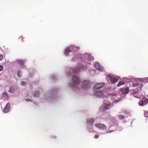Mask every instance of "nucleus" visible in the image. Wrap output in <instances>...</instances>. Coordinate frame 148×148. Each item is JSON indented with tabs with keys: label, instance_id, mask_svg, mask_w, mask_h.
I'll return each instance as SVG.
<instances>
[{
	"label": "nucleus",
	"instance_id": "21",
	"mask_svg": "<svg viewBox=\"0 0 148 148\" xmlns=\"http://www.w3.org/2000/svg\"><path fill=\"white\" fill-rule=\"evenodd\" d=\"M27 84L26 82H22L21 84L22 86H24L26 85Z\"/></svg>",
	"mask_w": 148,
	"mask_h": 148
},
{
	"label": "nucleus",
	"instance_id": "4",
	"mask_svg": "<svg viewBox=\"0 0 148 148\" xmlns=\"http://www.w3.org/2000/svg\"><path fill=\"white\" fill-rule=\"evenodd\" d=\"M148 103V99L145 97L143 98L141 101L139 102V105L140 106H143Z\"/></svg>",
	"mask_w": 148,
	"mask_h": 148
},
{
	"label": "nucleus",
	"instance_id": "22",
	"mask_svg": "<svg viewBox=\"0 0 148 148\" xmlns=\"http://www.w3.org/2000/svg\"><path fill=\"white\" fill-rule=\"evenodd\" d=\"M33 96L35 97H36L37 96V93L35 92L33 94Z\"/></svg>",
	"mask_w": 148,
	"mask_h": 148
},
{
	"label": "nucleus",
	"instance_id": "24",
	"mask_svg": "<svg viewBox=\"0 0 148 148\" xmlns=\"http://www.w3.org/2000/svg\"><path fill=\"white\" fill-rule=\"evenodd\" d=\"M144 116L145 117H148V112L145 113Z\"/></svg>",
	"mask_w": 148,
	"mask_h": 148
},
{
	"label": "nucleus",
	"instance_id": "30",
	"mask_svg": "<svg viewBox=\"0 0 148 148\" xmlns=\"http://www.w3.org/2000/svg\"><path fill=\"white\" fill-rule=\"evenodd\" d=\"M19 39H21V40L22 39V36H21L18 38Z\"/></svg>",
	"mask_w": 148,
	"mask_h": 148
},
{
	"label": "nucleus",
	"instance_id": "13",
	"mask_svg": "<svg viewBox=\"0 0 148 148\" xmlns=\"http://www.w3.org/2000/svg\"><path fill=\"white\" fill-rule=\"evenodd\" d=\"M95 67L99 71L101 70V68L99 66V64L98 63H96L95 64Z\"/></svg>",
	"mask_w": 148,
	"mask_h": 148
},
{
	"label": "nucleus",
	"instance_id": "10",
	"mask_svg": "<svg viewBox=\"0 0 148 148\" xmlns=\"http://www.w3.org/2000/svg\"><path fill=\"white\" fill-rule=\"evenodd\" d=\"M95 95L97 97H101L103 96V93L100 92L96 91L95 92Z\"/></svg>",
	"mask_w": 148,
	"mask_h": 148
},
{
	"label": "nucleus",
	"instance_id": "23",
	"mask_svg": "<svg viewBox=\"0 0 148 148\" xmlns=\"http://www.w3.org/2000/svg\"><path fill=\"white\" fill-rule=\"evenodd\" d=\"M138 85H139V84L137 83H135V84H133V86H134V87H136V86H138Z\"/></svg>",
	"mask_w": 148,
	"mask_h": 148
},
{
	"label": "nucleus",
	"instance_id": "27",
	"mask_svg": "<svg viewBox=\"0 0 148 148\" xmlns=\"http://www.w3.org/2000/svg\"><path fill=\"white\" fill-rule=\"evenodd\" d=\"M99 137V136L97 134L95 135L94 136V137L95 138H97Z\"/></svg>",
	"mask_w": 148,
	"mask_h": 148
},
{
	"label": "nucleus",
	"instance_id": "20",
	"mask_svg": "<svg viewBox=\"0 0 148 148\" xmlns=\"http://www.w3.org/2000/svg\"><path fill=\"white\" fill-rule=\"evenodd\" d=\"M79 69H75L73 71V72L74 73H77L78 72H79Z\"/></svg>",
	"mask_w": 148,
	"mask_h": 148
},
{
	"label": "nucleus",
	"instance_id": "6",
	"mask_svg": "<svg viewBox=\"0 0 148 148\" xmlns=\"http://www.w3.org/2000/svg\"><path fill=\"white\" fill-rule=\"evenodd\" d=\"M10 104L9 103H8L5 106L3 110V111L5 113L8 112L10 108Z\"/></svg>",
	"mask_w": 148,
	"mask_h": 148
},
{
	"label": "nucleus",
	"instance_id": "11",
	"mask_svg": "<svg viewBox=\"0 0 148 148\" xmlns=\"http://www.w3.org/2000/svg\"><path fill=\"white\" fill-rule=\"evenodd\" d=\"M128 91L129 89L128 88H125L121 90V92L123 94H127L128 93Z\"/></svg>",
	"mask_w": 148,
	"mask_h": 148
},
{
	"label": "nucleus",
	"instance_id": "15",
	"mask_svg": "<svg viewBox=\"0 0 148 148\" xmlns=\"http://www.w3.org/2000/svg\"><path fill=\"white\" fill-rule=\"evenodd\" d=\"M3 97L6 99H8V96L7 93L5 92L3 94Z\"/></svg>",
	"mask_w": 148,
	"mask_h": 148
},
{
	"label": "nucleus",
	"instance_id": "16",
	"mask_svg": "<svg viewBox=\"0 0 148 148\" xmlns=\"http://www.w3.org/2000/svg\"><path fill=\"white\" fill-rule=\"evenodd\" d=\"M125 83L123 82H119L118 84L117 85L118 87L122 85L125 84Z\"/></svg>",
	"mask_w": 148,
	"mask_h": 148
},
{
	"label": "nucleus",
	"instance_id": "9",
	"mask_svg": "<svg viewBox=\"0 0 148 148\" xmlns=\"http://www.w3.org/2000/svg\"><path fill=\"white\" fill-rule=\"evenodd\" d=\"M95 125L96 127L100 129H103L106 127L105 125L104 124L99 123H96Z\"/></svg>",
	"mask_w": 148,
	"mask_h": 148
},
{
	"label": "nucleus",
	"instance_id": "19",
	"mask_svg": "<svg viewBox=\"0 0 148 148\" xmlns=\"http://www.w3.org/2000/svg\"><path fill=\"white\" fill-rule=\"evenodd\" d=\"M124 118V116L123 115H121L119 116V118L120 119H123Z\"/></svg>",
	"mask_w": 148,
	"mask_h": 148
},
{
	"label": "nucleus",
	"instance_id": "17",
	"mask_svg": "<svg viewBox=\"0 0 148 148\" xmlns=\"http://www.w3.org/2000/svg\"><path fill=\"white\" fill-rule=\"evenodd\" d=\"M14 89L13 87H11L10 88L9 91L10 93H12L14 92Z\"/></svg>",
	"mask_w": 148,
	"mask_h": 148
},
{
	"label": "nucleus",
	"instance_id": "12",
	"mask_svg": "<svg viewBox=\"0 0 148 148\" xmlns=\"http://www.w3.org/2000/svg\"><path fill=\"white\" fill-rule=\"evenodd\" d=\"M94 121V120L93 119H88L87 120V123L90 124H92Z\"/></svg>",
	"mask_w": 148,
	"mask_h": 148
},
{
	"label": "nucleus",
	"instance_id": "28",
	"mask_svg": "<svg viewBox=\"0 0 148 148\" xmlns=\"http://www.w3.org/2000/svg\"><path fill=\"white\" fill-rule=\"evenodd\" d=\"M3 58V56L1 55H0V60H1Z\"/></svg>",
	"mask_w": 148,
	"mask_h": 148
},
{
	"label": "nucleus",
	"instance_id": "14",
	"mask_svg": "<svg viewBox=\"0 0 148 148\" xmlns=\"http://www.w3.org/2000/svg\"><path fill=\"white\" fill-rule=\"evenodd\" d=\"M18 63L21 65H23L24 63V61L21 60H17Z\"/></svg>",
	"mask_w": 148,
	"mask_h": 148
},
{
	"label": "nucleus",
	"instance_id": "8",
	"mask_svg": "<svg viewBox=\"0 0 148 148\" xmlns=\"http://www.w3.org/2000/svg\"><path fill=\"white\" fill-rule=\"evenodd\" d=\"M104 85V83H99L97 84L95 86V88L97 89H99Z\"/></svg>",
	"mask_w": 148,
	"mask_h": 148
},
{
	"label": "nucleus",
	"instance_id": "18",
	"mask_svg": "<svg viewBox=\"0 0 148 148\" xmlns=\"http://www.w3.org/2000/svg\"><path fill=\"white\" fill-rule=\"evenodd\" d=\"M133 95L134 97L136 98H138V97L139 95L138 92H134V93Z\"/></svg>",
	"mask_w": 148,
	"mask_h": 148
},
{
	"label": "nucleus",
	"instance_id": "26",
	"mask_svg": "<svg viewBox=\"0 0 148 148\" xmlns=\"http://www.w3.org/2000/svg\"><path fill=\"white\" fill-rule=\"evenodd\" d=\"M3 67L1 65H0V71L3 70Z\"/></svg>",
	"mask_w": 148,
	"mask_h": 148
},
{
	"label": "nucleus",
	"instance_id": "1",
	"mask_svg": "<svg viewBox=\"0 0 148 148\" xmlns=\"http://www.w3.org/2000/svg\"><path fill=\"white\" fill-rule=\"evenodd\" d=\"M72 79L73 83L71 85V87L76 89H80L81 86L79 77L76 75H74Z\"/></svg>",
	"mask_w": 148,
	"mask_h": 148
},
{
	"label": "nucleus",
	"instance_id": "7",
	"mask_svg": "<svg viewBox=\"0 0 148 148\" xmlns=\"http://www.w3.org/2000/svg\"><path fill=\"white\" fill-rule=\"evenodd\" d=\"M72 47H69L67 48L65 50L64 54L65 55L67 56L68 55L69 52L72 51Z\"/></svg>",
	"mask_w": 148,
	"mask_h": 148
},
{
	"label": "nucleus",
	"instance_id": "2",
	"mask_svg": "<svg viewBox=\"0 0 148 148\" xmlns=\"http://www.w3.org/2000/svg\"><path fill=\"white\" fill-rule=\"evenodd\" d=\"M90 82L88 80H85L82 82L81 88L83 89H86L90 88Z\"/></svg>",
	"mask_w": 148,
	"mask_h": 148
},
{
	"label": "nucleus",
	"instance_id": "29",
	"mask_svg": "<svg viewBox=\"0 0 148 148\" xmlns=\"http://www.w3.org/2000/svg\"><path fill=\"white\" fill-rule=\"evenodd\" d=\"M51 139H55L56 138V137L54 136H51Z\"/></svg>",
	"mask_w": 148,
	"mask_h": 148
},
{
	"label": "nucleus",
	"instance_id": "25",
	"mask_svg": "<svg viewBox=\"0 0 148 148\" xmlns=\"http://www.w3.org/2000/svg\"><path fill=\"white\" fill-rule=\"evenodd\" d=\"M17 75H18V77H20L21 76L20 72L18 71L17 72Z\"/></svg>",
	"mask_w": 148,
	"mask_h": 148
},
{
	"label": "nucleus",
	"instance_id": "5",
	"mask_svg": "<svg viewBox=\"0 0 148 148\" xmlns=\"http://www.w3.org/2000/svg\"><path fill=\"white\" fill-rule=\"evenodd\" d=\"M108 77L109 78L111 81L113 83H115L119 80L118 78L111 75H108Z\"/></svg>",
	"mask_w": 148,
	"mask_h": 148
},
{
	"label": "nucleus",
	"instance_id": "3",
	"mask_svg": "<svg viewBox=\"0 0 148 148\" xmlns=\"http://www.w3.org/2000/svg\"><path fill=\"white\" fill-rule=\"evenodd\" d=\"M111 106V104L110 103H106L104 106H101L99 110L100 111H102L109 109Z\"/></svg>",
	"mask_w": 148,
	"mask_h": 148
}]
</instances>
